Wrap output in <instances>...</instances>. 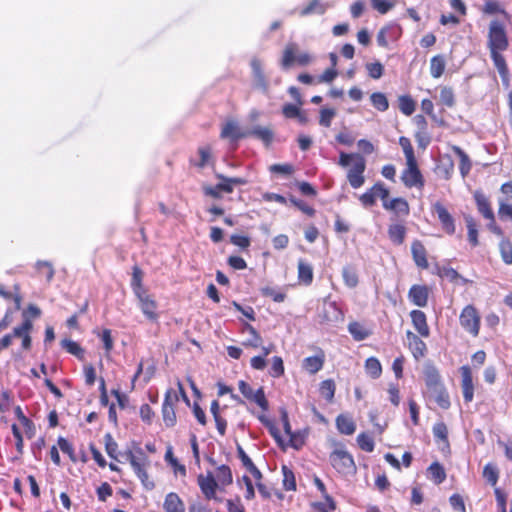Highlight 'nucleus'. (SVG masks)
<instances>
[{"mask_svg":"<svg viewBox=\"0 0 512 512\" xmlns=\"http://www.w3.org/2000/svg\"><path fill=\"white\" fill-rule=\"evenodd\" d=\"M487 47L490 52L491 60L500 75L503 85L508 87L510 82V73L506 59L503 56V52L509 47V39L505 26L502 22L498 20L490 22L487 34Z\"/></svg>","mask_w":512,"mask_h":512,"instance_id":"1","label":"nucleus"},{"mask_svg":"<svg viewBox=\"0 0 512 512\" xmlns=\"http://www.w3.org/2000/svg\"><path fill=\"white\" fill-rule=\"evenodd\" d=\"M329 461L331 466L343 476L356 474L357 466L354 458L341 442L333 444V450L329 454Z\"/></svg>","mask_w":512,"mask_h":512,"instance_id":"2","label":"nucleus"},{"mask_svg":"<svg viewBox=\"0 0 512 512\" xmlns=\"http://www.w3.org/2000/svg\"><path fill=\"white\" fill-rule=\"evenodd\" d=\"M472 196L478 213L488 221V229L492 233L498 236H502L503 230L496 223L495 215L492 209L489 196L486 195V193L481 189H476L475 191H473Z\"/></svg>","mask_w":512,"mask_h":512,"instance_id":"3","label":"nucleus"},{"mask_svg":"<svg viewBox=\"0 0 512 512\" xmlns=\"http://www.w3.org/2000/svg\"><path fill=\"white\" fill-rule=\"evenodd\" d=\"M459 324L471 337H478L481 327V316L473 304L463 307L459 315Z\"/></svg>","mask_w":512,"mask_h":512,"instance_id":"4","label":"nucleus"},{"mask_svg":"<svg viewBox=\"0 0 512 512\" xmlns=\"http://www.w3.org/2000/svg\"><path fill=\"white\" fill-rule=\"evenodd\" d=\"M216 178L221 180L220 183L215 186H204L203 192L206 196L212 197L214 199L222 198V192L224 193H232L234 191L235 185H245L247 183L246 179L241 177H226L223 174L217 173Z\"/></svg>","mask_w":512,"mask_h":512,"instance_id":"5","label":"nucleus"},{"mask_svg":"<svg viewBox=\"0 0 512 512\" xmlns=\"http://www.w3.org/2000/svg\"><path fill=\"white\" fill-rule=\"evenodd\" d=\"M178 402L179 396L176 390L172 388L167 389L161 407L162 419L167 428H172L177 423L176 404Z\"/></svg>","mask_w":512,"mask_h":512,"instance_id":"6","label":"nucleus"},{"mask_svg":"<svg viewBox=\"0 0 512 512\" xmlns=\"http://www.w3.org/2000/svg\"><path fill=\"white\" fill-rule=\"evenodd\" d=\"M127 460L132 466L135 474L140 479L144 486H148V473L147 467L149 466V459L141 448L135 452L129 450L126 452Z\"/></svg>","mask_w":512,"mask_h":512,"instance_id":"7","label":"nucleus"},{"mask_svg":"<svg viewBox=\"0 0 512 512\" xmlns=\"http://www.w3.org/2000/svg\"><path fill=\"white\" fill-rule=\"evenodd\" d=\"M401 181L406 188H417L422 190L425 186V179L418 166L417 160L406 162V167L401 173Z\"/></svg>","mask_w":512,"mask_h":512,"instance_id":"8","label":"nucleus"},{"mask_svg":"<svg viewBox=\"0 0 512 512\" xmlns=\"http://www.w3.org/2000/svg\"><path fill=\"white\" fill-rule=\"evenodd\" d=\"M431 209L436 214L442 231L449 236L454 235L456 232V221L445 205L440 201H436L432 204Z\"/></svg>","mask_w":512,"mask_h":512,"instance_id":"9","label":"nucleus"},{"mask_svg":"<svg viewBox=\"0 0 512 512\" xmlns=\"http://www.w3.org/2000/svg\"><path fill=\"white\" fill-rule=\"evenodd\" d=\"M390 196L389 189L385 186V184L381 181L376 182L371 188H369L365 193H363L359 200L364 207H372L375 205L377 198H379L382 202V206L384 205V201Z\"/></svg>","mask_w":512,"mask_h":512,"instance_id":"10","label":"nucleus"},{"mask_svg":"<svg viewBox=\"0 0 512 512\" xmlns=\"http://www.w3.org/2000/svg\"><path fill=\"white\" fill-rule=\"evenodd\" d=\"M138 300L139 308L143 315L152 323L159 320L158 303L154 296L148 291L135 296Z\"/></svg>","mask_w":512,"mask_h":512,"instance_id":"11","label":"nucleus"},{"mask_svg":"<svg viewBox=\"0 0 512 512\" xmlns=\"http://www.w3.org/2000/svg\"><path fill=\"white\" fill-rule=\"evenodd\" d=\"M238 388L242 395L249 401L256 403L263 411H267L269 403L266 398L263 387H260L256 391L252 389L249 383L244 380L238 382Z\"/></svg>","mask_w":512,"mask_h":512,"instance_id":"12","label":"nucleus"},{"mask_svg":"<svg viewBox=\"0 0 512 512\" xmlns=\"http://www.w3.org/2000/svg\"><path fill=\"white\" fill-rule=\"evenodd\" d=\"M366 161L362 155H356L355 161L347 172V180L352 188H360L365 182Z\"/></svg>","mask_w":512,"mask_h":512,"instance_id":"13","label":"nucleus"},{"mask_svg":"<svg viewBox=\"0 0 512 512\" xmlns=\"http://www.w3.org/2000/svg\"><path fill=\"white\" fill-rule=\"evenodd\" d=\"M33 330V321L31 319H24L22 323L13 328L10 333L12 339H21V349L23 351H29L32 348V337L31 332Z\"/></svg>","mask_w":512,"mask_h":512,"instance_id":"14","label":"nucleus"},{"mask_svg":"<svg viewBox=\"0 0 512 512\" xmlns=\"http://www.w3.org/2000/svg\"><path fill=\"white\" fill-rule=\"evenodd\" d=\"M386 211H389L393 216L398 219H405L410 214V205L408 201L403 197L388 198L384 201L382 206Z\"/></svg>","mask_w":512,"mask_h":512,"instance_id":"15","label":"nucleus"},{"mask_svg":"<svg viewBox=\"0 0 512 512\" xmlns=\"http://www.w3.org/2000/svg\"><path fill=\"white\" fill-rule=\"evenodd\" d=\"M461 374V389L465 403H470L474 398V383L471 368L463 365L459 369Z\"/></svg>","mask_w":512,"mask_h":512,"instance_id":"16","label":"nucleus"},{"mask_svg":"<svg viewBox=\"0 0 512 512\" xmlns=\"http://www.w3.org/2000/svg\"><path fill=\"white\" fill-rule=\"evenodd\" d=\"M198 485L201 489V492L205 496L206 499L211 500H219L216 497V490L218 487V482L216 481L215 477L212 475V473H208L206 476L203 474H200L197 477Z\"/></svg>","mask_w":512,"mask_h":512,"instance_id":"17","label":"nucleus"},{"mask_svg":"<svg viewBox=\"0 0 512 512\" xmlns=\"http://www.w3.org/2000/svg\"><path fill=\"white\" fill-rule=\"evenodd\" d=\"M430 289L426 285H412L408 291V299L418 307H426L428 304Z\"/></svg>","mask_w":512,"mask_h":512,"instance_id":"18","label":"nucleus"},{"mask_svg":"<svg viewBox=\"0 0 512 512\" xmlns=\"http://www.w3.org/2000/svg\"><path fill=\"white\" fill-rule=\"evenodd\" d=\"M251 69H252L254 87L262 90L265 93L268 92L269 81L265 75L261 61L257 58L252 59Z\"/></svg>","mask_w":512,"mask_h":512,"instance_id":"19","label":"nucleus"},{"mask_svg":"<svg viewBox=\"0 0 512 512\" xmlns=\"http://www.w3.org/2000/svg\"><path fill=\"white\" fill-rule=\"evenodd\" d=\"M325 360V352L321 348H318L316 355L303 359L302 368L309 374H316L323 368Z\"/></svg>","mask_w":512,"mask_h":512,"instance_id":"20","label":"nucleus"},{"mask_svg":"<svg viewBox=\"0 0 512 512\" xmlns=\"http://www.w3.org/2000/svg\"><path fill=\"white\" fill-rule=\"evenodd\" d=\"M411 254L413 261L418 268L424 270L429 267L427 250L420 240L416 239L411 243Z\"/></svg>","mask_w":512,"mask_h":512,"instance_id":"21","label":"nucleus"},{"mask_svg":"<svg viewBox=\"0 0 512 512\" xmlns=\"http://www.w3.org/2000/svg\"><path fill=\"white\" fill-rule=\"evenodd\" d=\"M437 275L442 279L448 280L454 285H467L473 283L472 280L465 278L457 270L450 266H442L438 268Z\"/></svg>","mask_w":512,"mask_h":512,"instance_id":"22","label":"nucleus"},{"mask_svg":"<svg viewBox=\"0 0 512 512\" xmlns=\"http://www.w3.org/2000/svg\"><path fill=\"white\" fill-rule=\"evenodd\" d=\"M387 234L392 244L400 246L405 242L407 228L404 222L399 220L397 222L389 224Z\"/></svg>","mask_w":512,"mask_h":512,"instance_id":"23","label":"nucleus"},{"mask_svg":"<svg viewBox=\"0 0 512 512\" xmlns=\"http://www.w3.org/2000/svg\"><path fill=\"white\" fill-rule=\"evenodd\" d=\"M412 324L421 337L430 336V328L427 323L426 314L421 310H412L410 312Z\"/></svg>","mask_w":512,"mask_h":512,"instance_id":"24","label":"nucleus"},{"mask_svg":"<svg viewBox=\"0 0 512 512\" xmlns=\"http://www.w3.org/2000/svg\"><path fill=\"white\" fill-rule=\"evenodd\" d=\"M424 381L427 393L436 392L437 389L444 387L439 371L433 366L424 370Z\"/></svg>","mask_w":512,"mask_h":512,"instance_id":"25","label":"nucleus"},{"mask_svg":"<svg viewBox=\"0 0 512 512\" xmlns=\"http://www.w3.org/2000/svg\"><path fill=\"white\" fill-rule=\"evenodd\" d=\"M220 137L222 139H229L231 141H238L239 139L248 137L247 132H242L238 124L233 121H227L220 132Z\"/></svg>","mask_w":512,"mask_h":512,"instance_id":"26","label":"nucleus"},{"mask_svg":"<svg viewBox=\"0 0 512 512\" xmlns=\"http://www.w3.org/2000/svg\"><path fill=\"white\" fill-rule=\"evenodd\" d=\"M409 340V348L416 359L422 358L427 352V346L425 342L416 334L408 331L406 333Z\"/></svg>","mask_w":512,"mask_h":512,"instance_id":"27","label":"nucleus"},{"mask_svg":"<svg viewBox=\"0 0 512 512\" xmlns=\"http://www.w3.org/2000/svg\"><path fill=\"white\" fill-rule=\"evenodd\" d=\"M298 281L305 286H309L313 282L314 273L311 264L303 259L298 261Z\"/></svg>","mask_w":512,"mask_h":512,"instance_id":"28","label":"nucleus"},{"mask_svg":"<svg viewBox=\"0 0 512 512\" xmlns=\"http://www.w3.org/2000/svg\"><path fill=\"white\" fill-rule=\"evenodd\" d=\"M247 134L261 140L267 147L271 145L274 139V132L269 127L256 126L248 131Z\"/></svg>","mask_w":512,"mask_h":512,"instance_id":"29","label":"nucleus"},{"mask_svg":"<svg viewBox=\"0 0 512 512\" xmlns=\"http://www.w3.org/2000/svg\"><path fill=\"white\" fill-rule=\"evenodd\" d=\"M143 276L144 273L142 269L138 265H134L132 267V277L130 285L135 296L148 291L143 285Z\"/></svg>","mask_w":512,"mask_h":512,"instance_id":"30","label":"nucleus"},{"mask_svg":"<svg viewBox=\"0 0 512 512\" xmlns=\"http://www.w3.org/2000/svg\"><path fill=\"white\" fill-rule=\"evenodd\" d=\"M298 55V45L296 43H288L283 51L281 66L284 69L290 68L295 64Z\"/></svg>","mask_w":512,"mask_h":512,"instance_id":"31","label":"nucleus"},{"mask_svg":"<svg viewBox=\"0 0 512 512\" xmlns=\"http://www.w3.org/2000/svg\"><path fill=\"white\" fill-rule=\"evenodd\" d=\"M163 507L165 512H185L184 503L178 494L174 492L166 495Z\"/></svg>","mask_w":512,"mask_h":512,"instance_id":"32","label":"nucleus"},{"mask_svg":"<svg viewBox=\"0 0 512 512\" xmlns=\"http://www.w3.org/2000/svg\"><path fill=\"white\" fill-rule=\"evenodd\" d=\"M465 223L467 228V238L472 247L479 245L478 238V223L474 217L468 215L465 217Z\"/></svg>","mask_w":512,"mask_h":512,"instance_id":"33","label":"nucleus"},{"mask_svg":"<svg viewBox=\"0 0 512 512\" xmlns=\"http://www.w3.org/2000/svg\"><path fill=\"white\" fill-rule=\"evenodd\" d=\"M452 151L459 157V170L462 177H466L472 167L469 156L459 146H452Z\"/></svg>","mask_w":512,"mask_h":512,"instance_id":"34","label":"nucleus"},{"mask_svg":"<svg viewBox=\"0 0 512 512\" xmlns=\"http://www.w3.org/2000/svg\"><path fill=\"white\" fill-rule=\"evenodd\" d=\"M336 426L338 431L344 435H352L356 430L354 421L345 415H339L336 418Z\"/></svg>","mask_w":512,"mask_h":512,"instance_id":"35","label":"nucleus"},{"mask_svg":"<svg viewBox=\"0 0 512 512\" xmlns=\"http://www.w3.org/2000/svg\"><path fill=\"white\" fill-rule=\"evenodd\" d=\"M343 281L349 288H355L359 283L357 269L353 265H346L342 270Z\"/></svg>","mask_w":512,"mask_h":512,"instance_id":"36","label":"nucleus"},{"mask_svg":"<svg viewBox=\"0 0 512 512\" xmlns=\"http://www.w3.org/2000/svg\"><path fill=\"white\" fill-rule=\"evenodd\" d=\"M446 67V61L443 55L433 56L430 60V74L433 78H440Z\"/></svg>","mask_w":512,"mask_h":512,"instance_id":"37","label":"nucleus"},{"mask_svg":"<svg viewBox=\"0 0 512 512\" xmlns=\"http://www.w3.org/2000/svg\"><path fill=\"white\" fill-rule=\"evenodd\" d=\"M498 246H499V252H500L502 261L506 265H511L512 264V241L509 238L504 237L500 240Z\"/></svg>","mask_w":512,"mask_h":512,"instance_id":"38","label":"nucleus"},{"mask_svg":"<svg viewBox=\"0 0 512 512\" xmlns=\"http://www.w3.org/2000/svg\"><path fill=\"white\" fill-rule=\"evenodd\" d=\"M61 346L70 354L74 355L79 360H84L85 358V350L80 346L79 343L70 340L64 339L61 341Z\"/></svg>","mask_w":512,"mask_h":512,"instance_id":"39","label":"nucleus"},{"mask_svg":"<svg viewBox=\"0 0 512 512\" xmlns=\"http://www.w3.org/2000/svg\"><path fill=\"white\" fill-rule=\"evenodd\" d=\"M428 394L430 397L434 398V401L440 408L447 410L450 407V397L445 387L439 388L436 392H430Z\"/></svg>","mask_w":512,"mask_h":512,"instance_id":"40","label":"nucleus"},{"mask_svg":"<svg viewBox=\"0 0 512 512\" xmlns=\"http://www.w3.org/2000/svg\"><path fill=\"white\" fill-rule=\"evenodd\" d=\"M365 371L373 379H377L382 374V366L376 357H369L365 361Z\"/></svg>","mask_w":512,"mask_h":512,"instance_id":"41","label":"nucleus"},{"mask_svg":"<svg viewBox=\"0 0 512 512\" xmlns=\"http://www.w3.org/2000/svg\"><path fill=\"white\" fill-rule=\"evenodd\" d=\"M198 154L200 156L199 161L194 162L193 160H190V163L195 167L202 169L212 160V149L209 145L201 146L198 148Z\"/></svg>","mask_w":512,"mask_h":512,"instance_id":"42","label":"nucleus"},{"mask_svg":"<svg viewBox=\"0 0 512 512\" xmlns=\"http://www.w3.org/2000/svg\"><path fill=\"white\" fill-rule=\"evenodd\" d=\"M348 331L356 341H362L370 335V331L366 329L361 323L356 321L351 322L348 325Z\"/></svg>","mask_w":512,"mask_h":512,"instance_id":"43","label":"nucleus"},{"mask_svg":"<svg viewBox=\"0 0 512 512\" xmlns=\"http://www.w3.org/2000/svg\"><path fill=\"white\" fill-rule=\"evenodd\" d=\"M399 110L406 116H410L416 109V102L409 95H402L398 98Z\"/></svg>","mask_w":512,"mask_h":512,"instance_id":"44","label":"nucleus"},{"mask_svg":"<svg viewBox=\"0 0 512 512\" xmlns=\"http://www.w3.org/2000/svg\"><path fill=\"white\" fill-rule=\"evenodd\" d=\"M215 479L223 486H228L233 482L231 469L228 465H220L216 469Z\"/></svg>","mask_w":512,"mask_h":512,"instance_id":"45","label":"nucleus"},{"mask_svg":"<svg viewBox=\"0 0 512 512\" xmlns=\"http://www.w3.org/2000/svg\"><path fill=\"white\" fill-rule=\"evenodd\" d=\"M482 476L488 484L494 487L499 479V469L496 465L488 463L483 468Z\"/></svg>","mask_w":512,"mask_h":512,"instance_id":"46","label":"nucleus"},{"mask_svg":"<svg viewBox=\"0 0 512 512\" xmlns=\"http://www.w3.org/2000/svg\"><path fill=\"white\" fill-rule=\"evenodd\" d=\"M428 472L430 474V477L431 479L436 483V484H441L442 482L445 481L446 479V472H445V469L444 467L438 463V462H433L429 468H428Z\"/></svg>","mask_w":512,"mask_h":512,"instance_id":"47","label":"nucleus"},{"mask_svg":"<svg viewBox=\"0 0 512 512\" xmlns=\"http://www.w3.org/2000/svg\"><path fill=\"white\" fill-rule=\"evenodd\" d=\"M370 101H371V104L373 105V107L380 112H384V111L388 110V108H389L388 99H387L386 95L382 92L372 93L370 95Z\"/></svg>","mask_w":512,"mask_h":512,"instance_id":"48","label":"nucleus"},{"mask_svg":"<svg viewBox=\"0 0 512 512\" xmlns=\"http://www.w3.org/2000/svg\"><path fill=\"white\" fill-rule=\"evenodd\" d=\"M325 11L326 7L319 0H311L308 5L300 10L299 15L304 17L315 13L324 14Z\"/></svg>","mask_w":512,"mask_h":512,"instance_id":"49","label":"nucleus"},{"mask_svg":"<svg viewBox=\"0 0 512 512\" xmlns=\"http://www.w3.org/2000/svg\"><path fill=\"white\" fill-rule=\"evenodd\" d=\"M433 435L436 441H441L446 446H449L448 441V428L444 422H438L433 426Z\"/></svg>","mask_w":512,"mask_h":512,"instance_id":"50","label":"nucleus"},{"mask_svg":"<svg viewBox=\"0 0 512 512\" xmlns=\"http://www.w3.org/2000/svg\"><path fill=\"white\" fill-rule=\"evenodd\" d=\"M283 487L287 491H295L297 488L294 472L287 466H282Z\"/></svg>","mask_w":512,"mask_h":512,"instance_id":"51","label":"nucleus"},{"mask_svg":"<svg viewBox=\"0 0 512 512\" xmlns=\"http://www.w3.org/2000/svg\"><path fill=\"white\" fill-rule=\"evenodd\" d=\"M261 295L271 298L274 302L281 303L286 299V293L273 287L266 286L260 289Z\"/></svg>","mask_w":512,"mask_h":512,"instance_id":"52","label":"nucleus"},{"mask_svg":"<svg viewBox=\"0 0 512 512\" xmlns=\"http://www.w3.org/2000/svg\"><path fill=\"white\" fill-rule=\"evenodd\" d=\"M359 448L365 452H373L375 448L374 439L365 432L360 433L356 438Z\"/></svg>","mask_w":512,"mask_h":512,"instance_id":"53","label":"nucleus"},{"mask_svg":"<svg viewBox=\"0 0 512 512\" xmlns=\"http://www.w3.org/2000/svg\"><path fill=\"white\" fill-rule=\"evenodd\" d=\"M335 390V382L332 379L324 380L320 384V393L329 402L333 400Z\"/></svg>","mask_w":512,"mask_h":512,"instance_id":"54","label":"nucleus"},{"mask_svg":"<svg viewBox=\"0 0 512 512\" xmlns=\"http://www.w3.org/2000/svg\"><path fill=\"white\" fill-rule=\"evenodd\" d=\"M399 145L401 146V148L403 150L406 162L417 160L415 153H414V148H413L412 143L409 138H407L405 136H401L399 138Z\"/></svg>","mask_w":512,"mask_h":512,"instance_id":"55","label":"nucleus"},{"mask_svg":"<svg viewBox=\"0 0 512 512\" xmlns=\"http://www.w3.org/2000/svg\"><path fill=\"white\" fill-rule=\"evenodd\" d=\"M37 273L44 277L48 282H50L54 277V269L53 266L47 261H38L36 263Z\"/></svg>","mask_w":512,"mask_h":512,"instance_id":"56","label":"nucleus"},{"mask_svg":"<svg viewBox=\"0 0 512 512\" xmlns=\"http://www.w3.org/2000/svg\"><path fill=\"white\" fill-rule=\"evenodd\" d=\"M285 368L283 359L280 356H274L271 361V367L269 370L270 376L273 378H279L284 375Z\"/></svg>","mask_w":512,"mask_h":512,"instance_id":"57","label":"nucleus"},{"mask_svg":"<svg viewBox=\"0 0 512 512\" xmlns=\"http://www.w3.org/2000/svg\"><path fill=\"white\" fill-rule=\"evenodd\" d=\"M365 68L372 79H380L384 74V66L379 61L366 63Z\"/></svg>","mask_w":512,"mask_h":512,"instance_id":"58","label":"nucleus"},{"mask_svg":"<svg viewBox=\"0 0 512 512\" xmlns=\"http://www.w3.org/2000/svg\"><path fill=\"white\" fill-rule=\"evenodd\" d=\"M58 446L61 451L68 455L69 459L76 463L78 461L77 456L75 454L73 445L64 437H59L57 440Z\"/></svg>","mask_w":512,"mask_h":512,"instance_id":"59","label":"nucleus"},{"mask_svg":"<svg viewBox=\"0 0 512 512\" xmlns=\"http://www.w3.org/2000/svg\"><path fill=\"white\" fill-rule=\"evenodd\" d=\"M498 217L501 221L512 222V203L498 201Z\"/></svg>","mask_w":512,"mask_h":512,"instance_id":"60","label":"nucleus"},{"mask_svg":"<svg viewBox=\"0 0 512 512\" xmlns=\"http://www.w3.org/2000/svg\"><path fill=\"white\" fill-rule=\"evenodd\" d=\"M440 101L446 107H453L455 105V95L451 87L444 86L440 90Z\"/></svg>","mask_w":512,"mask_h":512,"instance_id":"61","label":"nucleus"},{"mask_svg":"<svg viewBox=\"0 0 512 512\" xmlns=\"http://www.w3.org/2000/svg\"><path fill=\"white\" fill-rule=\"evenodd\" d=\"M414 122L418 128V131L416 132L415 137L421 143L423 136L427 135L428 123H427L426 118L421 114H418L414 117Z\"/></svg>","mask_w":512,"mask_h":512,"instance_id":"62","label":"nucleus"},{"mask_svg":"<svg viewBox=\"0 0 512 512\" xmlns=\"http://www.w3.org/2000/svg\"><path fill=\"white\" fill-rule=\"evenodd\" d=\"M104 442H105V451L108 454V456L114 460H117L118 444L113 439L112 435L107 433L104 436Z\"/></svg>","mask_w":512,"mask_h":512,"instance_id":"63","label":"nucleus"},{"mask_svg":"<svg viewBox=\"0 0 512 512\" xmlns=\"http://www.w3.org/2000/svg\"><path fill=\"white\" fill-rule=\"evenodd\" d=\"M483 12L489 15L500 13L507 16V12L495 0H486L483 6Z\"/></svg>","mask_w":512,"mask_h":512,"instance_id":"64","label":"nucleus"}]
</instances>
